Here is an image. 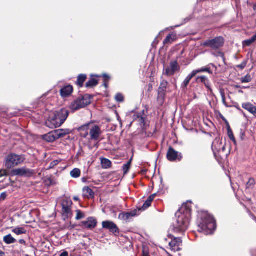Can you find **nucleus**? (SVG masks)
I'll return each instance as SVG.
<instances>
[{
	"label": "nucleus",
	"instance_id": "1",
	"mask_svg": "<svg viewBox=\"0 0 256 256\" xmlns=\"http://www.w3.org/2000/svg\"><path fill=\"white\" fill-rule=\"evenodd\" d=\"M191 215V202L184 204L176 214V220L173 223L172 230L176 233L185 232L190 225Z\"/></svg>",
	"mask_w": 256,
	"mask_h": 256
},
{
	"label": "nucleus",
	"instance_id": "2",
	"mask_svg": "<svg viewBox=\"0 0 256 256\" xmlns=\"http://www.w3.org/2000/svg\"><path fill=\"white\" fill-rule=\"evenodd\" d=\"M78 130L82 137L87 138L89 142H94L96 143L94 146L98 148L97 144L100 142V136L102 134L98 126L88 124L78 128Z\"/></svg>",
	"mask_w": 256,
	"mask_h": 256
},
{
	"label": "nucleus",
	"instance_id": "3",
	"mask_svg": "<svg viewBox=\"0 0 256 256\" xmlns=\"http://www.w3.org/2000/svg\"><path fill=\"white\" fill-rule=\"evenodd\" d=\"M198 232L206 235L212 234L216 228V220L210 214L203 212L200 214L198 220Z\"/></svg>",
	"mask_w": 256,
	"mask_h": 256
},
{
	"label": "nucleus",
	"instance_id": "4",
	"mask_svg": "<svg viewBox=\"0 0 256 256\" xmlns=\"http://www.w3.org/2000/svg\"><path fill=\"white\" fill-rule=\"evenodd\" d=\"M69 112L66 108H62L52 114L46 122V126L54 128L60 126L66 120Z\"/></svg>",
	"mask_w": 256,
	"mask_h": 256
},
{
	"label": "nucleus",
	"instance_id": "5",
	"mask_svg": "<svg viewBox=\"0 0 256 256\" xmlns=\"http://www.w3.org/2000/svg\"><path fill=\"white\" fill-rule=\"evenodd\" d=\"M25 160L26 156L24 154L18 155L14 153H10L5 158V166L7 168H12L22 164Z\"/></svg>",
	"mask_w": 256,
	"mask_h": 256
},
{
	"label": "nucleus",
	"instance_id": "6",
	"mask_svg": "<svg viewBox=\"0 0 256 256\" xmlns=\"http://www.w3.org/2000/svg\"><path fill=\"white\" fill-rule=\"evenodd\" d=\"M224 43V38L221 36H218L212 40H206L203 43V46L216 50L222 46Z\"/></svg>",
	"mask_w": 256,
	"mask_h": 256
},
{
	"label": "nucleus",
	"instance_id": "7",
	"mask_svg": "<svg viewBox=\"0 0 256 256\" xmlns=\"http://www.w3.org/2000/svg\"><path fill=\"white\" fill-rule=\"evenodd\" d=\"M72 204V201L70 198H66L62 202V216L66 218L72 216L71 206Z\"/></svg>",
	"mask_w": 256,
	"mask_h": 256
},
{
	"label": "nucleus",
	"instance_id": "8",
	"mask_svg": "<svg viewBox=\"0 0 256 256\" xmlns=\"http://www.w3.org/2000/svg\"><path fill=\"white\" fill-rule=\"evenodd\" d=\"M180 70V66L176 60L171 61L170 66L164 69V74L167 76H172Z\"/></svg>",
	"mask_w": 256,
	"mask_h": 256
},
{
	"label": "nucleus",
	"instance_id": "9",
	"mask_svg": "<svg viewBox=\"0 0 256 256\" xmlns=\"http://www.w3.org/2000/svg\"><path fill=\"white\" fill-rule=\"evenodd\" d=\"M167 158L170 162H174L178 160H181L182 156L181 153L176 151L172 147H170L166 154Z\"/></svg>",
	"mask_w": 256,
	"mask_h": 256
},
{
	"label": "nucleus",
	"instance_id": "10",
	"mask_svg": "<svg viewBox=\"0 0 256 256\" xmlns=\"http://www.w3.org/2000/svg\"><path fill=\"white\" fill-rule=\"evenodd\" d=\"M169 236H170L172 238V241L169 242V246H170V250L174 252H178L180 250V246L182 244V240L181 238H174L170 234Z\"/></svg>",
	"mask_w": 256,
	"mask_h": 256
},
{
	"label": "nucleus",
	"instance_id": "11",
	"mask_svg": "<svg viewBox=\"0 0 256 256\" xmlns=\"http://www.w3.org/2000/svg\"><path fill=\"white\" fill-rule=\"evenodd\" d=\"M88 104V102L84 98H78L72 103L70 108L72 110L75 111L85 107Z\"/></svg>",
	"mask_w": 256,
	"mask_h": 256
},
{
	"label": "nucleus",
	"instance_id": "12",
	"mask_svg": "<svg viewBox=\"0 0 256 256\" xmlns=\"http://www.w3.org/2000/svg\"><path fill=\"white\" fill-rule=\"evenodd\" d=\"M102 228L108 230L110 232L113 234H119L120 230L117 226L112 222L104 221L102 223Z\"/></svg>",
	"mask_w": 256,
	"mask_h": 256
},
{
	"label": "nucleus",
	"instance_id": "13",
	"mask_svg": "<svg viewBox=\"0 0 256 256\" xmlns=\"http://www.w3.org/2000/svg\"><path fill=\"white\" fill-rule=\"evenodd\" d=\"M138 210L135 209L130 212H121L118 216V218L120 220L128 222L132 218L138 215Z\"/></svg>",
	"mask_w": 256,
	"mask_h": 256
},
{
	"label": "nucleus",
	"instance_id": "14",
	"mask_svg": "<svg viewBox=\"0 0 256 256\" xmlns=\"http://www.w3.org/2000/svg\"><path fill=\"white\" fill-rule=\"evenodd\" d=\"M212 149L215 154V151L218 152H224L225 150V145L222 144V140L220 138H216L212 144Z\"/></svg>",
	"mask_w": 256,
	"mask_h": 256
},
{
	"label": "nucleus",
	"instance_id": "15",
	"mask_svg": "<svg viewBox=\"0 0 256 256\" xmlns=\"http://www.w3.org/2000/svg\"><path fill=\"white\" fill-rule=\"evenodd\" d=\"M12 174L14 176H26L32 174V170L23 167L16 168L12 170Z\"/></svg>",
	"mask_w": 256,
	"mask_h": 256
},
{
	"label": "nucleus",
	"instance_id": "16",
	"mask_svg": "<svg viewBox=\"0 0 256 256\" xmlns=\"http://www.w3.org/2000/svg\"><path fill=\"white\" fill-rule=\"evenodd\" d=\"M82 224L85 228L91 230L96 228L97 222L94 218L90 217L88 218L87 220L83 222Z\"/></svg>",
	"mask_w": 256,
	"mask_h": 256
},
{
	"label": "nucleus",
	"instance_id": "17",
	"mask_svg": "<svg viewBox=\"0 0 256 256\" xmlns=\"http://www.w3.org/2000/svg\"><path fill=\"white\" fill-rule=\"evenodd\" d=\"M196 83H202L204 84L205 86L209 90L212 91L210 88V84L208 78L206 76H198L196 79Z\"/></svg>",
	"mask_w": 256,
	"mask_h": 256
},
{
	"label": "nucleus",
	"instance_id": "18",
	"mask_svg": "<svg viewBox=\"0 0 256 256\" xmlns=\"http://www.w3.org/2000/svg\"><path fill=\"white\" fill-rule=\"evenodd\" d=\"M73 92V88L70 85H68L60 90V94L62 97L66 98L70 96Z\"/></svg>",
	"mask_w": 256,
	"mask_h": 256
},
{
	"label": "nucleus",
	"instance_id": "19",
	"mask_svg": "<svg viewBox=\"0 0 256 256\" xmlns=\"http://www.w3.org/2000/svg\"><path fill=\"white\" fill-rule=\"evenodd\" d=\"M242 107L254 116H256V106H253L250 102H246L242 104Z\"/></svg>",
	"mask_w": 256,
	"mask_h": 256
},
{
	"label": "nucleus",
	"instance_id": "20",
	"mask_svg": "<svg viewBox=\"0 0 256 256\" xmlns=\"http://www.w3.org/2000/svg\"><path fill=\"white\" fill-rule=\"evenodd\" d=\"M168 85V82L166 80H162L158 88V94L160 96L163 97L164 96Z\"/></svg>",
	"mask_w": 256,
	"mask_h": 256
},
{
	"label": "nucleus",
	"instance_id": "21",
	"mask_svg": "<svg viewBox=\"0 0 256 256\" xmlns=\"http://www.w3.org/2000/svg\"><path fill=\"white\" fill-rule=\"evenodd\" d=\"M44 139L48 142H53L58 139L55 130H52L44 136Z\"/></svg>",
	"mask_w": 256,
	"mask_h": 256
},
{
	"label": "nucleus",
	"instance_id": "22",
	"mask_svg": "<svg viewBox=\"0 0 256 256\" xmlns=\"http://www.w3.org/2000/svg\"><path fill=\"white\" fill-rule=\"evenodd\" d=\"M54 130L58 139L63 138L70 132L69 129H58Z\"/></svg>",
	"mask_w": 256,
	"mask_h": 256
},
{
	"label": "nucleus",
	"instance_id": "23",
	"mask_svg": "<svg viewBox=\"0 0 256 256\" xmlns=\"http://www.w3.org/2000/svg\"><path fill=\"white\" fill-rule=\"evenodd\" d=\"M94 196V194L90 188L85 186L83 188V196L84 198H93Z\"/></svg>",
	"mask_w": 256,
	"mask_h": 256
},
{
	"label": "nucleus",
	"instance_id": "24",
	"mask_svg": "<svg viewBox=\"0 0 256 256\" xmlns=\"http://www.w3.org/2000/svg\"><path fill=\"white\" fill-rule=\"evenodd\" d=\"M195 74H194V72L192 71V72L188 74L186 78L184 80L182 84V88H186L188 84L190 83V82L192 80V78H193L194 76H195Z\"/></svg>",
	"mask_w": 256,
	"mask_h": 256
},
{
	"label": "nucleus",
	"instance_id": "25",
	"mask_svg": "<svg viewBox=\"0 0 256 256\" xmlns=\"http://www.w3.org/2000/svg\"><path fill=\"white\" fill-rule=\"evenodd\" d=\"M86 78L87 76L86 75V74H80L78 77L76 84L80 88L82 87L84 85V82L86 80Z\"/></svg>",
	"mask_w": 256,
	"mask_h": 256
},
{
	"label": "nucleus",
	"instance_id": "26",
	"mask_svg": "<svg viewBox=\"0 0 256 256\" xmlns=\"http://www.w3.org/2000/svg\"><path fill=\"white\" fill-rule=\"evenodd\" d=\"M98 84V80L95 78H90L86 84V86L88 88H92L96 86Z\"/></svg>",
	"mask_w": 256,
	"mask_h": 256
},
{
	"label": "nucleus",
	"instance_id": "27",
	"mask_svg": "<svg viewBox=\"0 0 256 256\" xmlns=\"http://www.w3.org/2000/svg\"><path fill=\"white\" fill-rule=\"evenodd\" d=\"M193 72H194V74L195 76H196L198 73L204 72H208V74H212V71L210 70V68L208 66L206 67L202 68L198 70H192Z\"/></svg>",
	"mask_w": 256,
	"mask_h": 256
},
{
	"label": "nucleus",
	"instance_id": "28",
	"mask_svg": "<svg viewBox=\"0 0 256 256\" xmlns=\"http://www.w3.org/2000/svg\"><path fill=\"white\" fill-rule=\"evenodd\" d=\"M12 232L16 235L25 234L26 232V230L24 227H16L12 228Z\"/></svg>",
	"mask_w": 256,
	"mask_h": 256
},
{
	"label": "nucleus",
	"instance_id": "29",
	"mask_svg": "<svg viewBox=\"0 0 256 256\" xmlns=\"http://www.w3.org/2000/svg\"><path fill=\"white\" fill-rule=\"evenodd\" d=\"M16 241V240L10 234L4 237V242L8 244H14Z\"/></svg>",
	"mask_w": 256,
	"mask_h": 256
},
{
	"label": "nucleus",
	"instance_id": "30",
	"mask_svg": "<svg viewBox=\"0 0 256 256\" xmlns=\"http://www.w3.org/2000/svg\"><path fill=\"white\" fill-rule=\"evenodd\" d=\"M101 164L102 168L106 169L110 167L112 162L109 160L103 158L101 160Z\"/></svg>",
	"mask_w": 256,
	"mask_h": 256
},
{
	"label": "nucleus",
	"instance_id": "31",
	"mask_svg": "<svg viewBox=\"0 0 256 256\" xmlns=\"http://www.w3.org/2000/svg\"><path fill=\"white\" fill-rule=\"evenodd\" d=\"M81 172L80 169L75 168L70 172V176L73 178H78L80 176Z\"/></svg>",
	"mask_w": 256,
	"mask_h": 256
},
{
	"label": "nucleus",
	"instance_id": "32",
	"mask_svg": "<svg viewBox=\"0 0 256 256\" xmlns=\"http://www.w3.org/2000/svg\"><path fill=\"white\" fill-rule=\"evenodd\" d=\"M256 184L255 180L254 178H250L246 184V189H252L254 188Z\"/></svg>",
	"mask_w": 256,
	"mask_h": 256
},
{
	"label": "nucleus",
	"instance_id": "33",
	"mask_svg": "<svg viewBox=\"0 0 256 256\" xmlns=\"http://www.w3.org/2000/svg\"><path fill=\"white\" fill-rule=\"evenodd\" d=\"M132 162V158L125 164H124L122 166V170L124 171V174H126L128 173L129 170Z\"/></svg>",
	"mask_w": 256,
	"mask_h": 256
},
{
	"label": "nucleus",
	"instance_id": "34",
	"mask_svg": "<svg viewBox=\"0 0 256 256\" xmlns=\"http://www.w3.org/2000/svg\"><path fill=\"white\" fill-rule=\"evenodd\" d=\"M252 78L251 76L249 74H247L246 76L244 77H242L240 78V81L242 83H248L252 81Z\"/></svg>",
	"mask_w": 256,
	"mask_h": 256
},
{
	"label": "nucleus",
	"instance_id": "35",
	"mask_svg": "<svg viewBox=\"0 0 256 256\" xmlns=\"http://www.w3.org/2000/svg\"><path fill=\"white\" fill-rule=\"evenodd\" d=\"M228 137L230 139V140H232L234 142V144H236V140H235L233 132H232V130L230 129V126H228Z\"/></svg>",
	"mask_w": 256,
	"mask_h": 256
},
{
	"label": "nucleus",
	"instance_id": "36",
	"mask_svg": "<svg viewBox=\"0 0 256 256\" xmlns=\"http://www.w3.org/2000/svg\"><path fill=\"white\" fill-rule=\"evenodd\" d=\"M172 34H169L164 41V44H166L172 43L174 40V38H172Z\"/></svg>",
	"mask_w": 256,
	"mask_h": 256
},
{
	"label": "nucleus",
	"instance_id": "37",
	"mask_svg": "<svg viewBox=\"0 0 256 256\" xmlns=\"http://www.w3.org/2000/svg\"><path fill=\"white\" fill-rule=\"evenodd\" d=\"M254 42L252 38L248 40H245L243 42V46H250Z\"/></svg>",
	"mask_w": 256,
	"mask_h": 256
},
{
	"label": "nucleus",
	"instance_id": "38",
	"mask_svg": "<svg viewBox=\"0 0 256 256\" xmlns=\"http://www.w3.org/2000/svg\"><path fill=\"white\" fill-rule=\"evenodd\" d=\"M84 217V214L80 210H76V220H80L83 218Z\"/></svg>",
	"mask_w": 256,
	"mask_h": 256
},
{
	"label": "nucleus",
	"instance_id": "39",
	"mask_svg": "<svg viewBox=\"0 0 256 256\" xmlns=\"http://www.w3.org/2000/svg\"><path fill=\"white\" fill-rule=\"evenodd\" d=\"M150 204L148 202V201H146L144 202V204L142 206V208H138V212L140 211H141V210H145L146 208H148L149 206H150Z\"/></svg>",
	"mask_w": 256,
	"mask_h": 256
},
{
	"label": "nucleus",
	"instance_id": "40",
	"mask_svg": "<svg viewBox=\"0 0 256 256\" xmlns=\"http://www.w3.org/2000/svg\"><path fill=\"white\" fill-rule=\"evenodd\" d=\"M116 101L122 102L124 101V96L121 94H117L115 96Z\"/></svg>",
	"mask_w": 256,
	"mask_h": 256
},
{
	"label": "nucleus",
	"instance_id": "41",
	"mask_svg": "<svg viewBox=\"0 0 256 256\" xmlns=\"http://www.w3.org/2000/svg\"><path fill=\"white\" fill-rule=\"evenodd\" d=\"M247 62V60H244L241 64L238 65L236 67L241 70H243L246 66Z\"/></svg>",
	"mask_w": 256,
	"mask_h": 256
},
{
	"label": "nucleus",
	"instance_id": "42",
	"mask_svg": "<svg viewBox=\"0 0 256 256\" xmlns=\"http://www.w3.org/2000/svg\"><path fill=\"white\" fill-rule=\"evenodd\" d=\"M6 193L4 192L1 194L0 196V201L4 200L6 198Z\"/></svg>",
	"mask_w": 256,
	"mask_h": 256
},
{
	"label": "nucleus",
	"instance_id": "43",
	"mask_svg": "<svg viewBox=\"0 0 256 256\" xmlns=\"http://www.w3.org/2000/svg\"><path fill=\"white\" fill-rule=\"evenodd\" d=\"M142 116V113H138L134 116V120H136V119L138 120Z\"/></svg>",
	"mask_w": 256,
	"mask_h": 256
},
{
	"label": "nucleus",
	"instance_id": "44",
	"mask_svg": "<svg viewBox=\"0 0 256 256\" xmlns=\"http://www.w3.org/2000/svg\"><path fill=\"white\" fill-rule=\"evenodd\" d=\"M140 124H144V118L143 116H142L138 120Z\"/></svg>",
	"mask_w": 256,
	"mask_h": 256
},
{
	"label": "nucleus",
	"instance_id": "45",
	"mask_svg": "<svg viewBox=\"0 0 256 256\" xmlns=\"http://www.w3.org/2000/svg\"><path fill=\"white\" fill-rule=\"evenodd\" d=\"M156 196V194H152L151 196H150L148 198V200H150L152 201L154 198Z\"/></svg>",
	"mask_w": 256,
	"mask_h": 256
},
{
	"label": "nucleus",
	"instance_id": "46",
	"mask_svg": "<svg viewBox=\"0 0 256 256\" xmlns=\"http://www.w3.org/2000/svg\"><path fill=\"white\" fill-rule=\"evenodd\" d=\"M60 256H68V252H64L62 253Z\"/></svg>",
	"mask_w": 256,
	"mask_h": 256
},
{
	"label": "nucleus",
	"instance_id": "47",
	"mask_svg": "<svg viewBox=\"0 0 256 256\" xmlns=\"http://www.w3.org/2000/svg\"><path fill=\"white\" fill-rule=\"evenodd\" d=\"M222 100H226L225 94L224 93L222 92H220Z\"/></svg>",
	"mask_w": 256,
	"mask_h": 256
},
{
	"label": "nucleus",
	"instance_id": "48",
	"mask_svg": "<svg viewBox=\"0 0 256 256\" xmlns=\"http://www.w3.org/2000/svg\"><path fill=\"white\" fill-rule=\"evenodd\" d=\"M19 242L20 244H26V242L24 240H19Z\"/></svg>",
	"mask_w": 256,
	"mask_h": 256
},
{
	"label": "nucleus",
	"instance_id": "49",
	"mask_svg": "<svg viewBox=\"0 0 256 256\" xmlns=\"http://www.w3.org/2000/svg\"><path fill=\"white\" fill-rule=\"evenodd\" d=\"M6 171L1 172H0V175H1L2 176H5V175H6Z\"/></svg>",
	"mask_w": 256,
	"mask_h": 256
},
{
	"label": "nucleus",
	"instance_id": "50",
	"mask_svg": "<svg viewBox=\"0 0 256 256\" xmlns=\"http://www.w3.org/2000/svg\"><path fill=\"white\" fill-rule=\"evenodd\" d=\"M0 256H5V253L0 250Z\"/></svg>",
	"mask_w": 256,
	"mask_h": 256
},
{
	"label": "nucleus",
	"instance_id": "51",
	"mask_svg": "<svg viewBox=\"0 0 256 256\" xmlns=\"http://www.w3.org/2000/svg\"><path fill=\"white\" fill-rule=\"evenodd\" d=\"M252 38L253 40V41L254 42L256 41V34L253 36L252 37Z\"/></svg>",
	"mask_w": 256,
	"mask_h": 256
},
{
	"label": "nucleus",
	"instance_id": "52",
	"mask_svg": "<svg viewBox=\"0 0 256 256\" xmlns=\"http://www.w3.org/2000/svg\"><path fill=\"white\" fill-rule=\"evenodd\" d=\"M142 256H150L148 252H144Z\"/></svg>",
	"mask_w": 256,
	"mask_h": 256
},
{
	"label": "nucleus",
	"instance_id": "53",
	"mask_svg": "<svg viewBox=\"0 0 256 256\" xmlns=\"http://www.w3.org/2000/svg\"><path fill=\"white\" fill-rule=\"evenodd\" d=\"M234 87L236 88H241V86L240 85H234Z\"/></svg>",
	"mask_w": 256,
	"mask_h": 256
},
{
	"label": "nucleus",
	"instance_id": "54",
	"mask_svg": "<svg viewBox=\"0 0 256 256\" xmlns=\"http://www.w3.org/2000/svg\"><path fill=\"white\" fill-rule=\"evenodd\" d=\"M103 76H104V78H108V79L110 78V76L108 75H107L106 74H104L103 75Z\"/></svg>",
	"mask_w": 256,
	"mask_h": 256
},
{
	"label": "nucleus",
	"instance_id": "55",
	"mask_svg": "<svg viewBox=\"0 0 256 256\" xmlns=\"http://www.w3.org/2000/svg\"><path fill=\"white\" fill-rule=\"evenodd\" d=\"M74 200H76V201H78V200H79V198H78V196H74Z\"/></svg>",
	"mask_w": 256,
	"mask_h": 256
},
{
	"label": "nucleus",
	"instance_id": "56",
	"mask_svg": "<svg viewBox=\"0 0 256 256\" xmlns=\"http://www.w3.org/2000/svg\"><path fill=\"white\" fill-rule=\"evenodd\" d=\"M222 100V102H223L224 104L226 106H228V105L226 104V100Z\"/></svg>",
	"mask_w": 256,
	"mask_h": 256
},
{
	"label": "nucleus",
	"instance_id": "57",
	"mask_svg": "<svg viewBox=\"0 0 256 256\" xmlns=\"http://www.w3.org/2000/svg\"><path fill=\"white\" fill-rule=\"evenodd\" d=\"M253 9L254 10L256 11V3L254 5Z\"/></svg>",
	"mask_w": 256,
	"mask_h": 256
},
{
	"label": "nucleus",
	"instance_id": "58",
	"mask_svg": "<svg viewBox=\"0 0 256 256\" xmlns=\"http://www.w3.org/2000/svg\"><path fill=\"white\" fill-rule=\"evenodd\" d=\"M244 136V132H242L241 133V138L242 140H243V138L242 136Z\"/></svg>",
	"mask_w": 256,
	"mask_h": 256
},
{
	"label": "nucleus",
	"instance_id": "59",
	"mask_svg": "<svg viewBox=\"0 0 256 256\" xmlns=\"http://www.w3.org/2000/svg\"><path fill=\"white\" fill-rule=\"evenodd\" d=\"M181 26V24L177 25V26H174V27H172V28H177V27H178V26Z\"/></svg>",
	"mask_w": 256,
	"mask_h": 256
},
{
	"label": "nucleus",
	"instance_id": "60",
	"mask_svg": "<svg viewBox=\"0 0 256 256\" xmlns=\"http://www.w3.org/2000/svg\"><path fill=\"white\" fill-rule=\"evenodd\" d=\"M146 201H148V202L151 204V203H152V200H148H148H146Z\"/></svg>",
	"mask_w": 256,
	"mask_h": 256
},
{
	"label": "nucleus",
	"instance_id": "61",
	"mask_svg": "<svg viewBox=\"0 0 256 256\" xmlns=\"http://www.w3.org/2000/svg\"><path fill=\"white\" fill-rule=\"evenodd\" d=\"M104 86L106 88L108 87V84H106V82L104 84Z\"/></svg>",
	"mask_w": 256,
	"mask_h": 256
},
{
	"label": "nucleus",
	"instance_id": "62",
	"mask_svg": "<svg viewBox=\"0 0 256 256\" xmlns=\"http://www.w3.org/2000/svg\"><path fill=\"white\" fill-rule=\"evenodd\" d=\"M118 120H120V116H118Z\"/></svg>",
	"mask_w": 256,
	"mask_h": 256
},
{
	"label": "nucleus",
	"instance_id": "63",
	"mask_svg": "<svg viewBox=\"0 0 256 256\" xmlns=\"http://www.w3.org/2000/svg\"><path fill=\"white\" fill-rule=\"evenodd\" d=\"M241 88H246V87H245V86H242H242H241Z\"/></svg>",
	"mask_w": 256,
	"mask_h": 256
},
{
	"label": "nucleus",
	"instance_id": "64",
	"mask_svg": "<svg viewBox=\"0 0 256 256\" xmlns=\"http://www.w3.org/2000/svg\"><path fill=\"white\" fill-rule=\"evenodd\" d=\"M239 92H242V90H240V91H239Z\"/></svg>",
	"mask_w": 256,
	"mask_h": 256
}]
</instances>
